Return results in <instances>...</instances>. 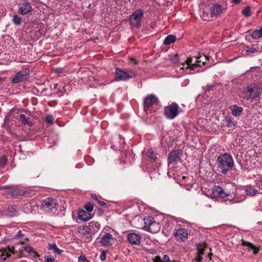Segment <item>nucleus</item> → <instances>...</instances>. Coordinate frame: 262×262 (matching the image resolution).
<instances>
[{
    "label": "nucleus",
    "mask_w": 262,
    "mask_h": 262,
    "mask_svg": "<svg viewBox=\"0 0 262 262\" xmlns=\"http://www.w3.org/2000/svg\"><path fill=\"white\" fill-rule=\"evenodd\" d=\"M54 72L56 74H62L63 73V69L60 68H55L54 70Z\"/></svg>",
    "instance_id": "obj_46"
},
{
    "label": "nucleus",
    "mask_w": 262,
    "mask_h": 262,
    "mask_svg": "<svg viewBox=\"0 0 262 262\" xmlns=\"http://www.w3.org/2000/svg\"><path fill=\"white\" fill-rule=\"evenodd\" d=\"M14 247L8 246L7 248H2L0 249V257L3 260H5L7 258L9 257L11 253H14Z\"/></svg>",
    "instance_id": "obj_18"
},
{
    "label": "nucleus",
    "mask_w": 262,
    "mask_h": 262,
    "mask_svg": "<svg viewBox=\"0 0 262 262\" xmlns=\"http://www.w3.org/2000/svg\"><path fill=\"white\" fill-rule=\"evenodd\" d=\"M259 182L261 186L262 187V176L259 178Z\"/></svg>",
    "instance_id": "obj_56"
},
{
    "label": "nucleus",
    "mask_w": 262,
    "mask_h": 262,
    "mask_svg": "<svg viewBox=\"0 0 262 262\" xmlns=\"http://www.w3.org/2000/svg\"><path fill=\"white\" fill-rule=\"evenodd\" d=\"M115 75L117 81H126L136 76V74L133 71L129 70L128 72H126L119 68H116Z\"/></svg>",
    "instance_id": "obj_4"
},
{
    "label": "nucleus",
    "mask_w": 262,
    "mask_h": 262,
    "mask_svg": "<svg viewBox=\"0 0 262 262\" xmlns=\"http://www.w3.org/2000/svg\"><path fill=\"white\" fill-rule=\"evenodd\" d=\"M97 202L100 206L102 207L107 208V207L106 204L103 201L98 200Z\"/></svg>",
    "instance_id": "obj_47"
},
{
    "label": "nucleus",
    "mask_w": 262,
    "mask_h": 262,
    "mask_svg": "<svg viewBox=\"0 0 262 262\" xmlns=\"http://www.w3.org/2000/svg\"><path fill=\"white\" fill-rule=\"evenodd\" d=\"M45 260L44 262H53L55 258L51 255H45Z\"/></svg>",
    "instance_id": "obj_42"
},
{
    "label": "nucleus",
    "mask_w": 262,
    "mask_h": 262,
    "mask_svg": "<svg viewBox=\"0 0 262 262\" xmlns=\"http://www.w3.org/2000/svg\"><path fill=\"white\" fill-rule=\"evenodd\" d=\"M182 155V151L180 149H176L169 153L168 158V165H176L181 161V157Z\"/></svg>",
    "instance_id": "obj_8"
},
{
    "label": "nucleus",
    "mask_w": 262,
    "mask_h": 262,
    "mask_svg": "<svg viewBox=\"0 0 262 262\" xmlns=\"http://www.w3.org/2000/svg\"><path fill=\"white\" fill-rule=\"evenodd\" d=\"M7 157L5 155H3L0 157V166L4 167L7 164Z\"/></svg>",
    "instance_id": "obj_35"
},
{
    "label": "nucleus",
    "mask_w": 262,
    "mask_h": 262,
    "mask_svg": "<svg viewBox=\"0 0 262 262\" xmlns=\"http://www.w3.org/2000/svg\"><path fill=\"white\" fill-rule=\"evenodd\" d=\"M18 13L21 15H26L33 11V8L28 0L22 1L19 5Z\"/></svg>",
    "instance_id": "obj_9"
},
{
    "label": "nucleus",
    "mask_w": 262,
    "mask_h": 262,
    "mask_svg": "<svg viewBox=\"0 0 262 262\" xmlns=\"http://www.w3.org/2000/svg\"><path fill=\"white\" fill-rule=\"evenodd\" d=\"M171 60L173 62V63H177V62H178L179 60V54H174L171 58Z\"/></svg>",
    "instance_id": "obj_43"
},
{
    "label": "nucleus",
    "mask_w": 262,
    "mask_h": 262,
    "mask_svg": "<svg viewBox=\"0 0 262 262\" xmlns=\"http://www.w3.org/2000/svg\"><path fill=\"white\" fill-rule=\"evenodd\" d=\"M143 221L144 224L143 229L146 231L152 232V227L156 225L154 218L151 216H148L144 219Z\"/></svg>",
    "instance_id": "obj_17"
},
{
    "label": "nucleus",
    "mask_w": 262,
    "mask_h": 262,
    "mask_svg": "<svg viewBox=\"0 0 262 262\" xmlns=\"http://www.w3.org/2000/svg\"><path fill=\"white\" fill-rule=\"evenodd\" d=\"M100 257L101 260H104L106 259V254L104 251L101 253Z\"/></svg>",
    "instance_id": "obj_50"
},
{
    "label": "nucleus",
    "mask_w": 262,
    "mask_h": 262,
    "mask_svg": "<svg viewBox=\"0 0 262 262\" xmlns=\"http://www.w3.org/2000/svg\"><path fill=\"white\" fill-rule=\"evenodd\" d=\"M26 207L27 208H28V207H31V205L29 204H26Z\"/></svg>",
    "instance_id": "obj_58"
},
{
    "label": "nucleus",
    "mask_w": 262,
    "mask_h": 262,
    "mask_svg": "<svg viewBox=\"0 0 262 262\" xmlns=\"http://www.w3.org/2000/svg\"><path fill=\"white\" fill-rule=\"evenodd\" d=\"M78 217L83 221H87L91 218V215L90 212L81 210L78 212Z\"/></svg>",
    "instance_id": "obj_25"
},
{
    "label": "nucleus",
    "mask_w": 262,
    "mask_h": 262,
    "mask_svg": "<svg viewBox=\"0 0 262 262\" xmlns=\"http://www.w3.org/2000/svg\"><path fill=\"white\" fill-rule=\"evenodd\" d=\"M84 208L86 210L89 212H91L93 211L94 209V206L93 203L91 202H88L84 205Z\"/></svg>",
    "instance_id": "obj_38"
},
{
    "label": "nucleus",
    "mask_w": 262,
    "mask_h": 262,
    "mask_svg": "<svg viewBox=\"0 0 262 262\" xmlns=\"http://www.w3.org/2000/svg\"><path fill=\"white\" fill-rule=\"evenodd\" d=\"M247 48L248 49L247 50V52H248L254 53L255 51V49L253 48H250L249 47H247Z\"/></svg>",
    "instance_id": "obj_51"
},
{
    "label": "nucleus",
    "mask_w": 262,
    "mask_h": 262,
    "mask_svg": "<svg viewBox=\"0 0 262 262\" xmlns=\"http://www.w3.org/2000/svg\"><path fill=\"white\" fill-rule=\"evenodd\" d=\"M23 234L22 233V231L21 230H19L17 234H16L15 237V238H19L21 236H23Z\"/></svg>",
    "instance_id": "obj_52"
},
{
    "label": "nucleus",
    "mask_w": 262,
    "mask_h": 262,
    "mask_svg": "<svg viewBox=\"0 0 262 262\" xmlns=\"http://www.w3.org/2000/svg\"><path fill=\"white\" fill-rule=\"evenodd\" d=\"M251 36L253 39H257L262 37V26L259 29L253 31Z\"/></svg>",
    "instance_id": "obj_27"
},
{
    "label": "nucleus",
    "mask_w": 262,
    "mask_h": 262,
    "mask_svg": "<svg viewBox=\"0 0 262 262\" xmlns=\"http://www.w3.org/2000/svg\"><path fill=\"white\" fill-rule=\"evenodd\" d=\"M242 0H232V2L234 4L237 5L241 3Z\"/></svg>",
    "instance_id": "obj_54"
},
{
    "label": "nucleus",
    "mask_w": 262,
    "mask_h": 262,
    "mask_svg": "<svg viewBox=\"0 0 262 262\" xmlns=\"http://www.w3.org/2000/svg\"><path fill=\"white\" fill-rule=\"evenodd\" d=\"M250 12H251L250 7L247 6L242 10V14H243V15H244L246 17H249L251 15Z\"/></svg>",
    "instance_id": "obj_34"
},
{
    "label": "nucleus",
    "mask_w": 262,
    "mask_h": 262,
    "mask_svg": "<svg viewBox=\"0 0 262 262\" xmlns=\"http://www.w3.org/2000/svg\"><path fill=\"white\" fill-rule=\"evenodd\" d=\"M261 65H262V63H261Z\"/></svg>",
    "instance_id": "obj_62"
},
{
    "label": "nucleus",
    "mask_w": 262,
    "mask_h": 262,
    "mask_svg": "<svg viewBox=\"0 0 262 262\" xmlns=\"http://www.w3.org/2000/svg\"><path fill=\"white\" fill-rule=\"evenodd\" d=\"M176 38L174 35H168L164 40V44L165 45H169L176 41Z\"/></svg>",
    "instance_id": "obj_30"
},
{
    "label": "nucleus",
    "mask_w": 262,
    "mask_h": 262,
    "mask_svg": "<svg viewBox=\"0 0 262 262\" xmlns=\"http://www.w3.org/2000/svg\"><path fill=\"white\" fill-rule=\"evenodd\" d=\"M226 121L227 122L226 126L227 127H232L235 126V123L232 120L231 118H226Z\"/></svg>",
    "instance_id": "obj_39"
},
{
    "label": "nucleus",
    "mask_w": 262,
    "mask_h": 262,
    "mask_svg": "<svg viewBox=\"0 0 262 262\" xmlns=\"http://www.w3.org/2000/svg\"><path fill=\"white\" fill-rule=\"evenodd\" d=\"M25 250L28 252L29 253H33L34 252V249L33 247L30 246H27L25 248Z\"/></svg>",
    "instance_id": "obj_45"
},
{
    "label": "nucleus",
    "mask_w": 262,
    "mask_h": 262,
    "mask_svg": "<svg viewBox=\"0 0 262 262\" xmlns=\"http://www.w3.org/2000/svg\"><path fill=\"white\" fill-rule=\"evenodd\" d=\"M113 241L114 239L112 235L109 233H107L101 238L100 243L101 246L107 247L112 246Z\"/></svg>",
    "instance_id": "obj_20"
},
{
    "label": "nucleus",
    "mask_w": 262,
    "mask_h": 262,
    "mask_svg": "<svg viewBox=\"0 0 262 262\" xmlns=\"http://www.w3.org/2000/svg\"><path fill=\"white\" fill-rule=\"evenodd\" d=\"M174 236L177 241L185 242L188 237L187 230L183 228H179L176 230Z\"/></svg>",
    "instance_id": "obj_16"
},
{
    "label": "nucleus",
    "mask_w": 262,
    "mask_h": 262,
    "mask_svg": "<svg viewBox=\"0 0 262 262\" xmlns=\"http://www.w3.org/2000/svg\"><path fill=\"white\" fill-rule=\"evenodd\" d=\"M78 262H90L84 255H80L78 258Z\"/></svg>",
    "instance_id": "obj_44"
},
{
    "label": "nucleus",
    "mask_w": 262,
    "mask_h": 262,
    "mask_svg": "<svg viewBox=\"0 0 262 262\" xmlns=\"http://www.w3.org/2000/svg\"><path fill=\"white\" fill-rule=\"evenodd\" d=\"M202 258H203V255L198 254V253H196V255L192 259V261L193 262H202Z\"/></svg>",
    "instance_id": "obj_41"
},
{
    "label": "nucleus",
    "mask_w": 262,
    "mask_h": 262,
    "mask_svg": "<svg viewBox=\"0 0 262 262\" xmlns=\"http://www.w3.org/2000/svg\"><path fill=\"white\" fill-rule=\"evenodd\" d=\"M153 261L154 262H164L162 260V258H161V257L160 256H156L154 259H153Z\"/></svg>",
    "instance_id": "obj_48"
},
{
    "label": "nucleus",
    "mask_w": 262,
    "mask_h": 262,
    "mask_svg": "<svg viewBox=\"0 0 262 262\" xmlns=\"http://www.w3.org/2000/svg\"><path fill=\"white\" fill-rule=\"evenodd\" d=\"M196 61L195 62L196 63V67H201L202 63V65H205L207 60L209 59V56L206 55L205 54H203V56L201 55H199V56L196 57Z\"/></svg>",
    "instance_id": "obj_23"
},
{
    "label": "nucleus",
    "mask_w": 262,
    "mask_h": 262,
    "mask_svg": "<svg viewBox=\"0 0 262 262\" xmlns=\"http://www.w3.org/2000/svg\"><path fill=\"white\" fill-rule=\"evenodd\" d=\"M130 60L132 62H134V63L135 64H137L138 63V61L136 60V59L133 58H130Z\"/></svg>",
    "instance_id": "obj_55"
},
{
    "label": "nucleus",
    "mask_w": 262,
    "mask_h": 262,
    "mask_svg": "<svg viewBox=\"0 0 262 262\" xmlns=\"http://www.w3.org/2000/svg\"><path fill=\"white\" fill-rule=\"evenodd\" d=\"M179 105L176 102H172L170 105L166 106L164 108V115L168 119L175 118L179 114Z\"/></svg>",
    "instance_id": "obj_3"
},
{
    "label": "nucleus",
    "mask_w": 262,
    "mask_h": 262,
    "mask_svg": "<svg viewBox=\"0 0 262 262\" xmlns=\"http://www.w3.org/2000/svg\"><path fill=\"white\" fill-rule=\"evenodd\" d=\"M241 245L246 248L248 251H250L251 250H253V254L254 255L257 254L259 251V248L256 247L251 243L246 241L243 239H241Z\"/></svg>",
    "instance_id": "obj_19"
},
{
    "label": "nucleus",
    "mask_w": 262,
    "mask_h": 262,
    "mask_svg": "<svg viewBox=\"0 0 262 262\" xmlns=\"http://www.w3.org/2000/svg\"><path fill=\"white\" fill-rule=\"evenodd\" d=\"M146 155L148 158L154 161H156L158 159V154L152 148L148 150Z\"/></svg>",
    "instance_id": "obj_31"
},
{
    "label": "nucleus",
    "mask_w": 262,
    "mask_h": 262,
    "mask_svg": "<svg viewBox=\"0 0 262 262\" xmlns=\"http://www.w3.org/2000/svg\"><path fill=\"white\" fill-rule=\"evenodd\" d=\"M43 210L47 213H54L57 210V204L53 198L49 197L42 201Z\"/></svg>",
    "instance_id": "obj_5"
},
{
    "label": "nucleus",
    "mask_w": 262,
    "mask_h": 262,
    "mask_svg": "<svg viewBox=\"0 0 262 262\" xmlns=\"http://www.w3.org/2000/svg\"><path fill=\"white\" fill-rule=\"evenodd\" d=\"M212 253H209V254H208V257H209V259H210V260H211V256H212Z\"/></svg>",
    "instance_id": "obj_57"
},
{
    "label": "nucleus",
    "mask_w": 262,
    "mask_h": 262,
    "mask_svg": "<svg viewBox=\"0 0 262 262\" xmlns=\"http://www.w3.org/2000/svg\"><path fill=\"white\" fill-rule=\"evenodd\" d=\"M22 21L21 18L17 15H15L13 18V22L16 25H19Z\"/></svg>",
    "instance_id": "obj_37"
},
{
    "label": "nucleus",
    "mask_w": 262,
    "mask_h": 262,
    "mask_svg": "<svg viewBox=\"0 0 262 262\" xmlns=\"http://www.w3.org/2000/svg\"><path fill=\"white\" fill-rule=\"evenodd\" d=\"M49 249L53 250L54 252L57 254H60L63 251L62 250L59 249L55 243L49 244Z\"/></svg>",
    "instance_id": "obj_33"
},
{
    "label": "nucleus",
    "mask_w": 262,
    "mask_h": 262,
    "mask_svg": "<svg viewBox=\"0 0 262 262\" xmlns=\"http://www.w3.org/2000/svg\"><path fill=\"white\" fill-rule=\"evenodd\" d=\"M30 71L28 69H24L17 72L12 79V83L17 84L28 80Z\"/></svg>",
    "instance_id": "obj_7"
},
{
    "label": "nucleus",
    "mask_w": 262,
    "mask_h": 262,
    "mask_svg": "<svg viewBox=\"0 0 262 262\" xmlns=\"http://www.w3.org/2000/svg\"><path fill=\"white\" fill-rule=\"evenodd\" d=\"M91 197L93 200L97 201L98 200L97 195L96 194H92L91 195Z\"/></svg>",
    "instance_id": "obj_53"
},
{
    "label": "nucleus",
    "mask_w": 262,
    "mask_h": 262,
    "mask_svg": "<svg viewBox=\"0 0 262 262\" xmlns=\"http://www.w3.org/2000/svg\"><path fill=\"white\" fill-rule=\"evenodd\" d=\"M207 246V244L205 243L198 244L196 245V253H198V254H202L203 255L204 254V251L206 248Z\"/></svg>",
    "instance_id": "obj_28"
},
{
    "label": "nucleus",
    "mask_w": 262,
    "mask_h": 262,
    "mask_svg": "<svg viewBox=\"0 0 262 262\" xmlns=\"http://www.w3.org/2000/svg\"><path fill=\"white\" fill-rule=\"evenodd\" d=\"M244 191H245L246 195L250 196H254L257 192L256 189L251 186H247L245 187L244 188Z\"/></svg>",
    "instance_id": "obj_26"
},
{
    "label": "nucleus",
    "mask_w": 262,
    "mask_h": 262,
    "mask_svg": "<svg viewBox=\"0 0 262 262\" xmlns=\"http://www.w3.org/2000/svg\"><path fill=\"white\" fill-rule=\"evenodd\" d=\"M217 168L220 172L224 174L231 170L234 166L232 157L228 153L221 154L217 159Z\"/></svg>",
    "instance_id": "obj_1"
},
{
    "label": "nucleus",
    "mask_w": 262,
    "mask_h": 262,
    "mask_svg": "<svg viewBox=\"0 0 262 262\" xmlns=\"http://www.w3.org/2000/svg\"><path fill=\"white\" fill-rule=\"evenodd\" d=\"M162 260L164 262H170L169 256L167 255H164L163 258H162Z\"/></svg>",
    "instance_id": "obj_49"
},
{
    "label": "nucleus",
    "mask_w": 262,
    "mask_h": 262,
    "mask_svg": "<svg viewBox=\"0 0 262 262\" xmlns=\"http://www.w3.org/2000/svg\"><path fill=\"white\" fill-rule=\"evenodd\" d=\"M1 235V234L0 233V235Z\"/></svg>",
    "instance_id": "obj_60"
},
{
    "label": "nucleus",
    "mask_w": 262,
    "mask_h": 262,
    "mask_svg": "<svg viewBox=\"0 0 262 262\" xmlns=\"http://www.w3.org/2000/svg\"><path fill=\"white\" fill-rule=\"evenodd\" d=\"M226 10V8H224L219 4H214L210 8V11L211 12L213 17H215L220 16L222 14L225 13Z\"/></svg>",
    "instance_id": "obj_15"
},
{
    "label": "nucleus",
    "mask_w": 262,
    "mask_h": 262,
    "mask_svg": "<svg viewBox=\"0 0 262 262\" xmlns=\"http://www.w3.org/2000/svg\"><path fill=\"white\" fill-rule=\"evenodd\" d=\"M141 236L135 232H130L127 236V242L132 245H139L141 243Z\"/></svg>",
    "instance_id": "obj_14"
},
{
    "label": "nucleus",
    "mask_w": 262,
    "mask_h": 262,
    "mask_svg": "<svg viewBox=\"0 0 262 262\" xmlns=\"http://www.w3.org/2000/svg\"><path fill=\"white\" fill-rule=\"evenodd\" d=\"M229 195V192H225L224 189L219 186H215L212 189V193L210 196L211 198H216L218 197L225 198Z\"/></svg>",
    "instance_id": "obj_12"
},
{
    "label": "nucleus",
    "mask_w": 262,
    "mask_h": 262,
    "mask_svg": "<svg viewBox=\"0 0 262 262\" xmlns=\"http://www.w3.org/2000/svg\"><path fill=\"white\" fill-rule=\"evenodd\" d=\"M8 214L10 215V216H14L16 215V210L15 208V206H13V205H11V206H9L8 207Z\"/></svg>",
    "instance_id": "obj_36"
},
{
    "label": "nucleus",
    "mask_w": 262,
    "mask_h": 262,
    "mask_svg": "<svg viewBox=\"0 0 262 262\" xmlns=\"http://www.w3.org/2000/svg\"><path fill=\"white\" fill-rule=\"evenodd\" d=\"M1 235V234L0 233V235Z\"/></svg>",
    "instance_id": "obj_61"
},
{
    "label": "nucleus",
    "mask_w": 262,
    "mask_h": 262,
    "mask_svg": "<svg viewBox=\"0 0 262 262\" xmlns=\"http://www.w3.org/2000/svg\"><path fill=\"white\" fill-rule=\"evenodd\" d=\"M19 119L24 125L27 124L30 127H31L33 125V122L31 121H28V118L26 117V115L24 114H20V115L19 116Z\"/></svg>",
    "instance_id": "obj_32"
},
{
    "label": "nucleus",
    "mask_w": 262,
    "mask_h": 262,
    "mask_svg": "<svg viewBox=\"0 0 262 262\" xmlns=\"http://www.w3.org/2000/svg\"><path fill=\"white\" fill-rule=\"evenodd\" d=\"M143 17V12L141 9L136 10L129 17L130 25L136 28L141 26V20Z\"/></svg>",
    "instance_id": "obj_6"
},
{
    "label": "nucleus",
    "mask_w": 262,
    "mask_h": 262,
    "mask_svg": "<svg viewBox=\"0 0 262 262\" xmlns=\"http://www.w3.org/2000/svg\"><path fill=\"white\" fill-rule=\"evenodd\" d=\"M2 188L9 189L7 191L6 194L11 196L16 197L18 195H24L25 194V192L23 190L15 186H5L3 187Z\"/></svg>",
    "instance_id": "obj_13"
},
{
    "label": "nucleus",
    "mask_w": 262,
    "mask_h": 262,
    "mask_svg": "<svg viewBox=\"0 0 262 262\" xmlns=\"http://www.w3.org/2000/svg\"><path fill=\"white\" fill-rule=\"evenodd\" d=\"M244 94H248L249 98L252 100H255L262 93V89L256 83L248 85L245 89Z\"/></svg>",
    "instance_id": "obj_2"
},
{
    "label": "nucleus",
    "mask_w": 262,
    "mask_h": 262,
    "mask_svg": "<svg viewBox=\"0 0 262 262\" xmlns=\"http://www.w3.org/2000/svg\"><path fill=\"white\" fill-rule=\"evenodd\" d=\"M213 87V86H210L209 88V90H212Z\"/></svg>",
    "instance_id": "obj_59"
},
{
    "label": "nucleus",
    "mask_w": 262,
    "mask_h": 262,
    "mask_svg": "<svg viewBox=\"0 0 262 262\" xmlns=\"http://www.w3.org/2000/svg\"><path fill=\"white\" fill-rule=\"evenodd\" d=\"M158 98L153 94H148L144 99L143 107L145 111L149 109L151 106L156 104Z\"/></svg>",
    "instance_id": "obj_11"
},
{
    "label": "nucleus",
    "mask_w": 262,
    "mask_h": 262,
    "mask_svg": "<svg viewBox=\"0 0 262 262\" xmlns=\"http://www.w3.org/2000/svg\"><path fill=\"white\" fill-rule=\"evenodd\" d=\"M45 121L48 124H53L54 123V119L52 115H48L45 118Z\"/></svg>",
    "instance_id": "obj_40"
},
{
    "label": "nucleus",
    "mask_w": 262,
    "mask_h": 262,
    "mask_svg": "<svg viewBox=\"0 0 262 262\" xmlns=\"http://www.w3.org/2000/svg\"><path fill=\"white\" fill-rule=\"evenodd\" d=\"M78 232L81 235V238L85 242H90L92 241L93 233L86 226H80L78 228Z\"/></svg>",
    "instance_id": "obj_10"
},
{
    "label": "nucleus",
    "mask_w": 262,
    "mask_h": 262,
    "mask_svg": "<svg viewBox=\"0 0 262 262\" xmlns=\"http://www.w3.org/2000/svg\"><path fill=\"white\" fill-rule=\"evenodd\" d=\"M230 110L231 111L232 114L235 117L240 116L243 111V109L241 106H238L236 105H232L230 106Z\"/></svg>",
    "instance_id": "obj_24"
},
{
    "label": "nucleus",
    "mask_w": 262,
    "mask_h": 262,
    "mask_svg": "<svg viewBox=\"0 0 262 262\" xmlns=\"http://www.w3.org/2000/svg\"><path fill=\"white\" fill-rule=\"evenodd\" d=\"M192 62V58L191 57H188L187 59L185 61V63H182V65L183 67L186 64L187 65V68H189L190 70H193L194 67H196V63L195 62L194 64H191Z\"/></svg>",
    "instance_id": "obj_29"
},
{
    "label": "nucleus",
    "mask_w": 262,
    "mask_h": 262,
    "mask_svg": "<svg viewBox=\"0 0 262 262\" xmlns=\"http://www.w3.org/2000/svg\"><path fill=\"white\" fill-rule=\"evenodd\" d=\"M86 226L93 235L100 228V225L98 222L95 221L90 222Z\"/></svg>",
    "instance_id": "obj_22"
},
{
    "label": "nucleus",
    "mask_w": 262,
    "mask_h": 262,
    "mask_svg": "<svg viewBox=\"0 0 262 262\" xmlns=\"http://www.w3.org/2000/svg\"><path fill=\"white\" fill-rule=\"evenodd\" d=\"M201 18L205 21H210L212 19L213 15L210 11V8L205 7L203 9V13L201 15Z\"/></svg>",
    "instance_id": "obj_21"
}]
</instances>
